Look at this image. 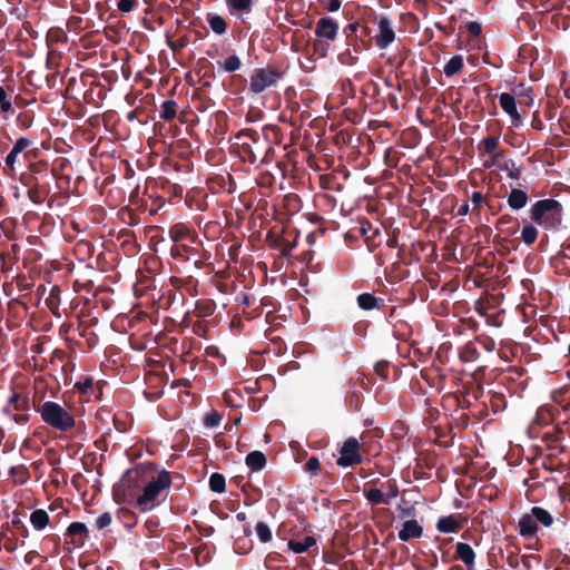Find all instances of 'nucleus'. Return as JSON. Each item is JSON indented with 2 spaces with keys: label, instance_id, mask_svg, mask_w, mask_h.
<instances>
[{
  "label": "nucleus",
  "instance_id": "obj_1",
  "mask_svg": "<svg viewBox=\"0 0 570 570\" xmlns=\"http://www.w3.org/2000/svg\"><path fill=\"white\" fill-rule=\"evenodd\" d=\"M171 485L170 473L154 462H144L128 470L114 489L117 503L129 502L136 499L140 512H148L160 504V495Z\"/></svg>",
  "mask_w": 570,
  "mask_h": 570
},
{
  "label": "nucleus",
  "instance_id": "obj_2",
  "mask_svg": "<svg viewBox=\"0 0 570 570\" xmlns=\"http://www.w3.org/2000/svg\"><path fill=\"white\" fill-rule=\"evenodd\" d=\"M563 207L553 198L535 202L530 208V218L546 230H557L562 223Z\"/></svg>",
  "mask_w": 570,
  "mask_h": 570
},
{
  "label": "nucleus",
  "instance_id": "obj_3",
  "mask_svg": "<svg viewBox=\"0 0 570 570\" xmlns=\"http://www.w3.org/2000/svg\"><path fill=\"white\" fill-rule=\"evenodd\" d=\"M41 420L52 429L60 432H70L76 426L73 415L59 403L47 401L38 410Z\"/></svg>",
  "mask_w": 570,
  "mask_h": 570
},
{
  "label": "nucleus",
  "instance_id": "obj_4",
  "mask_svg": "<svg viewBox=\"0 0 570 570\" xmlns=\"http://www.w3.org/2000/svg\"><path fill=\"white\" fill-rule=\"evenodd\" d=\"M236 139L240 144L242 158L253 165L258 160L265 145H267V131L259 135L254 129H243L236 135Z\"/></svg>",
  "mask_w": 570,
  "mask_h": 570
},
{
  "label": "nucleus",
  "instance_id": "obj_5",
  "mask_svg": "<svg viewBox=\"0 0 570 570\" xmlns=\"http://www.w3.org/2000/svg\"><path fill=\"white\" fill-rule=\"evenodd\" d=\"M284 70L275 65H267L264 68H256L250 75L248 92L252 96L276 87L284 77Z\"/></svg>",
  "mask_w": 570,
  "mask_h": 570
},
{
  "label": "nucleus",
  "instance_id": "obj_6",
  "mask_svg": "<svg viewBox=\"0 0 570 570\" xmlns=\"http://www.w3.org/2000/svg\"><path fill=\"white\" fill-rule=\"evenodd\" d=\"M22 184L28 187V198L37 205L42 204L51 190L50 180L38 176L22 177Z\"/></svg>",
  "mask_w": 570,
  "mask_h": 570
},
{
  "label": "nucleus",
  "instance_id": "obj_7",
  "mask_svg": "<svg viewBox=\"0 0 570 570\" xmlns=\"http://www.w3.org/2000/svg\"><path fill=\"white\" fill-rule=\"evenodd\" d=\"M340 454L336 463L343 468L353 466L363 461L362 454L360 453V443L355 438H348L344 442Z\"/></svg>",
  "mask_w": 570,
  "mask_h": 570
},
{
  "label": "nucleus",
  "instance_id": "obj_8",
  "mask_svg": "<svg viewBox=\"0 0 570 570\" xmlns=\"http://www.w3.org/2000/svg\"><path fill=\"white\" fill-rule=\"evenodd\" d=\"M314 33L320 39L334 41L338 33V23L331 17H322L316 22Z\"/></svg>",
  "mask_w": 570,
  "mask_h": 570
},
{
  "label": "nucleus",
  "instance_id": "obj_9",
  "mask_svg": "<svg viewBox=\"0 0 570 570\" xmlns=\"http://www.w3.org/2000/svg\"><path fill=\"white\" fill-rule=\"evenodd\" d=\"M395 40V32L390 19L382 17L379 20V32L375 43L379 49H386Z\"/></svg>",
  "mask_w": 570,
  "mask_h": 570
},
{
  "label": "nucleus",
  "instance_id": "obj_10",
  "mask_svg": "<svg viewBox=\"0 0 570 570\" xmlns=\"http://www.w3.org/2000/svg\"><path fill=\"white\" fill-rule=\"evenodd\" d=\"M508 387L501 384H498L495 389L490 390L488 392L489 402H484L485 405L489 404L493 413H500L507 409V392Z\"/></svg>",
  "mask_w": 570,
  "mask_h": 570
},
{
  "label": "nucleus",
  "instance_id": "obj_11",
  "mask_svg": "<svg viewBox=\"0 0 570 570\" xmlns=\"http://www.w3.org/2000/svg\"><path fill=\"white\" fill-rule=\"evenodd\" d=\"M475 552L470 544L464 542L455 544L454 559L462 561L466 570H475Z\"/></svg>",
  "mask_w": 570,
  "mask_h": 570
},
{
  "label": "nucleus",
  "instance_id": "obj_12",
  "mask_svg": "<svg viewBox=\"0 0 570 570\" xmlns=\"http://www.w3.org/2000/svg\"><path fill=\"white\" fill-rule=\"evenodd\" d=\"M463 520H461L460 514L441 517L436 522V529L442 533H455L463 529Z\"/></svg>",
  "mask_w": 570,
  "mask_h": 570
},
{
  "label": "nucleus",
  "instance_id": "obj_13",
  "mask_svg": "<svg viewBox=\"0 0 570 570\" xmlns=\"http://www.w3.org/2000/svg\"><path fill=\"white\" fill-rule=\"evenodd\" d=\"M88 528L82 522H72L67 528L66 535L71 539L75 547H82L88 539Z\"/></svg>",
  "mask_w": 570,
  "mask_h": 570
},
{
  "label": "nucleus",
  "instance_id": "obj_14",
  "mask_svg": "<svg viewBox=\"0 0 570 570\" xmlns=\"http://www.w3.org/2000/svg\"><path fill=\"white\" fill-rule=\"evenodd\" d=\"M32 140L26 137H20L14 142L12 149L7 155L4 159L6 168L10 173H14V164L17 161V157L19 154H21L23 150H26L29 146H31Z\"/></svg>",
  "mask_w": 570,
  "mask_h": 570
},
{
  "label": "nucleus",
  "instance_id": "obj_15",
  "mask_svg": "<svg viewBox=\"0 0 570 570\" xmlns=\"http://www.w3.org/2000/svg\"><path fill=\"white\" fill-rule=\"evenodd\" d=\"M423 534V528L417 523L416 520H407L403 523L402 529L399 531V539L403 542H407L411 539L421 538Z\"/></svg>",
  "mask_w": 570,
  "mask_h": 570
},
{
  "label": "nucleus",
  "instance_id": "obj_16",
  "mask_svg": "<svg viewBox=\"0 0 570 570\" xmlns=\"http://www.w3.org/2000/svg\"><path fill=\"white\" fill-rule=\"evenodd\" d=\"M519 534L524 539L533 538L538 532V525L535 523V519L532 513L523 514L518 523Z\"/></svg>",
  "mask_w": 570,
  "mask_h": 570
},
{
  "label": "nucleus",
  "instance_id": "obj_17",
  "mask_svg": "<svg viewBox=\"0 0 570 570\" xmlns=\"http://www.w3.org/2000/svg\"><path fill=\"white\" fill-rule=\"evenodd\" d=\"M357 306L363 311L380 309L384 306V299L371 293H362L356 298Z\"/></svg>",
  "mask_w": 570,
  "mask_h": 570
},
{
  "label": "nucleus",
  "instance_id": "obj_18",
  "mask_svg": "<svg viewBox=\"0 0 570 570\" xmlns=\"http://www.w3.org/2000/svg\"><path fill=\"white\" fill-rule=\"evenodd\" d=\"M500 106L507 112L513 121V125H517V122L520 120V115L518 112L515 98L508 92H503L499 97Z\"/></svg>",
  "mask_w": 570,
  "mask_h": 570
},
{
  "label": "nucleus",
  "instance_id": "obj_19",
  "mask_svg": "<svg viewBox=\"0 0 570 570\" xmlns=\"http://www.w3.org/2000/svg\"><path fill=\"white\" fill-rule=\"evenodd\" d=\"M528 194L520 188H512L507 197V203L512 210H520L528 204Z\"/></svg>",
  "mask_w": 570,
  "mask_h": 570
},
{
  "label": "nucleus",
  "instance_id": "obj_20",
  "mask_svg": "<svg viewBox=\"0 0 570 570\" xmlns=\"http://www.w3.org/2000/svg\"><path fill=\"white\" fill-rule=\"evenodd\" d=\"M480 352L476 347V344L474 341L466 342L460 350H459V360L462 363H472L476 362L480 358Z\"/></svg>",
  "mask_w": 570,
  "mask_h": 570
},
{
  "label": "nucleus",
  "instance_id": "obj_21",
  "mask_svg": "<svg viewBox=\"0 0 570 570\" xmlns=\"http://www.w3.org/2000/svg\"><path fill=\"white\" fill-rule=\"evenodd\" d=\"M30 176H38L40 179H56L55 169L49 168L48 163L38 161L29 165Z\"/></svg>",
  "mask_w": 570,
  "mask_h": 570
},
{
  "label": "nucleus",
  "instance_id": "obj_22",
  "mask_svg": "<svg viewBox=\"0 0 570 570\" xmlns=\"http://www.w3.org/2000/svg\"><path fill=\"white\" fill-rule=\"evenodd\" d=\"M198 254V250L188 245H175L170 248V256L174 259L188 262Z\"/></svg>",
  "mask_w": 570,
  "mask_h": 570
},
{
  "label": "nucleus",
  "instance_id": "obj_23",
  "mask_svg": "<svg viewBox=\"0 0 570 570\" xmlns=\"http://www.w3.org/2000/svg\"><path fill=\"white\" fill-rule=\"evenodd\" d=\"M246 465L252 471H261L266 466V456L261 451L249 452L245 459Z\"/></svg>",
  "mask_w": 570,
  "mask_h": 570
},
{
  "label": "nucleus",
  "instance_id": "obj_24",
  "mask_svg": "<svg viewBox=\"0 0 570 570\" xmlns=\"http://www.w3.org/2000/svg\"><path fill=\"white\" fill-rule=\"evenodd\" d=\"M363 494L365 499L372 504V505H379V504H389L387 498H385V494L382 489L376 488H364Z\"/></svg>",
  "mask_w": 570,
  "mask_h": 570
},
{
  "label": "nucleus",
  "instance_id": "obj_25",
  "mask_svg": "<svg viewBox=\"0 0 570 570\" xmlns=\"http://www.w3.org/2000/svg\"><path fill=\"white\" fill-rule=\"evenodd\" d=\"M207 22L213 30L214 33L222 36L225 35L227 31V22L226 20L217 14V13H208L207 14Z\"/></svg>",
  "mask_w": 570,
  "mask_h": 570
},
{
  "label": "nucleus",
  "instance_id": "obj_26",
  "mask_svg": "<svg viewBox=\"0 0 570 570\" xmlns=\"http://www.w3.org/2000/svg\"><path fill=\"white\" fill-rule=\"evenodd\" d=\"M226 6L232 14L249 13L253 7V0H226Z\"/></svg>",
  "mask_w": 570,
  "mask_h": 570
},
{
  "label": "nucleus",
  "instance_id": "obj_27",
  "mask_svg": "<svg viewBox=\"0 0 570 570\" xmlns=\"http://www.w3.org/2000/svg\"><path fill=\"white\" fill-rule=\"evenodd\" d=\"M316 544V540L312 535H307L303 541L289 540L288 549L295 553H304L308 551L309 548Z\"/></svg>",
  "mask_w": 570,
  "mask_h": 570
},
{
  "label": "nucleus",
  "instance_id": "obj_28",
  "mask_svg": "<svg viewBox=\"0 0 570 570\" xmlns=\"http://www.w3.org/2000/svg\"><path fill=\"white\" fill-rule=\"evenodd\" d=\"M9 474L12 476L14 483L20 485L27 483L30 479L29 470L24 464L11 466Z\"/></svg>",
  "mask_w": 570,
  "mask_h": 570
},
{
  "label": "nucleus",
  "instance_id": "obj_29",
  "mask_svg": "<svg viewBox=\"0 0 570 570\" xmlns=\"http://www.w3.org/2000/svg\"><path fill=\"white\" fill-rule=\"evenodd\" d=\"M531 513L535 519L537 524L541 523L546 528H549L553 524V517L548 510L541 507H533L531 509Z\"/></svg>",
  "mask_w": 570,
  "mask_h": 570
},
{
  "label": "nucleus",
  "instance_id": "obj_30",
  "mask_svg": "<svg viewBox=\"0 0 570 570\" xmlns=\"http://www.w3.org/2000/svg\"><path fill=\"white\" fill-rule=\"evenodd\" d=\"M190 235V229L188 226H186L183 223H178L173 225L169 228V237L174 243L181 242L186 238H188Z\"/></svg>",
  "mask_w": 570,
  "mask_h": 570
},
{
  "label": "nucleus",
  "instance_id": "obj_31",
  "mask_svg": "<svg viewBox=\"0 0 570 570\" xmlns=\"http://www.w3.org/2000/svg\"><path fill=\"white\" fill-rule=\"evenodd\" d=\"M30 522L36 530H43L49 523V514L43 509H37L31 513Z\"/></svg>",
  "mask_w": 570,
  "mask_h": 570
},
{
  "label": "nucleus",
  "instance_id": "obj_32",
  "mask_svg": "<svg viewBox=\"0 0 570 570\" xmlns=\"http://www.w3.org/2000/svg\"><path fill=\"white\" fill-rule=\"evenodd\" d=\"M177 107L175 100H165L160 107L159 118L165 121H171L177 116Z\"/></svg>",
  "mask_w": 570,
  "mask_h": 570
},
{
  "label": "nucleus",
  "instance_id": "obj_33",
  "mask_svg": "<svg viewBox=\"0 0 570 570\" xmlns=\"http://www.w3.org/2000/svg\"><path fill=\"white\" fill-rule=\"evenodd\" d=\"M557 410L550 405H542L539 407L534 422L541 425H547L552 422Z\"/></svg>",
  "mask_w": 570,
  "mask_h": 570
},
{
  "label": "nucleus",
  "instance_id": "obj_34",
  "mask_svg": "<svg viewBox=\"0 0 570 570\" xmlns=\"http://www.w3.org/2000/svg\"><path fill=\"white\" fill-rule=\"evenodd\" d=\"M499 168L507 173L508 177L513 180H519L522 175L523 165H517L513 160H508L500 165Z\"/></svg>",
  "mask_w": 570,
  "mask_h": 570
},
{
  "label": "nucleus",
  "instance_id": "obj_35",
  "mask_svg": "<svg viewBox=\"0 0 570 570\" xmlns=\"http://www.w3.org/2000/svg\"><path fill=\"white\" fill-rule=\"evenodd\" d=\"M463 66V58L461 56H453L444 66L443 72L446 77H452L459 73Z\"/></svg>",
  "mask_w": 570,
  "mask_h": 570
},
{
  "label": "nucleus",
  "instance_id": "obj_36",
  "mask_svg": "<svg viewBox=\"0 0 570 570\" xmlns=\"http://www.w3.org/2000/svg\"><path fill=\"white\" fill-rule=\"evenodd\" d=\"M452 425H450L446 430L442 429L441 426L435 428L434 432L436 439L442 446L449 448L453 444L454 434L452 433Z\"/></svg>",
  "mask_w": 570,
  "mask_h": 570
},
{
  "label": "nucleus",
  "instance_id": "obj_37",
  "mask_svg": "<svg viewBox=\"0 0 570 570\" xmlns=\"http://www.w3.org/2000/svg\"><path fill=\"white\" fill-rule=\"evenodd\" d=\"M209 489L215 493H223L226 490V480L222 473L215 472L209 476Z\"/></svg>",
  "mask_w": 570,
  "mask_h": 570
},
{
  "label": "nucleus",
  "instance_id": "obj_38",
  "mask_svg": "<svg viewBox=\"0 0 570 570\" xmlns=\"http://www.w3.org/2000/svg\"><path fill=\"white\" fill-rule=\"evenodd\" d=\"M538 238V229L532 224H527L521 230V239L527 245H532Z\"/></svg>",
  "mask_w": 570,
  "mask_h": 570
},
{
  "label": "nucleus",
  "instance_id": "obj_39",
  "mask_svg": "<svg viewBox=\"0 0 570 570\" xmlns=\"http://www.w3.org/2000/svg\"><path fill=\"white\" fill-rule=\"evenodd\" d=\"M75 387L79 391L82 395H92L95 394V387H94V380L89 376L81 379L78 381L75 385Z\"/></svg>",
  "mask_w": 570,
  "mask_h": 570
},
{
  "label": "nucleus",
  "instance_id": "obj_40",
  "mask_svg": "<svg viewBox=\"0 0 570 570\" xmlns=\"http://www.w3.org/2000/svg\"><path fill=\"white\" fill-rule=\"evenodd\" d=\"M9 404L13 406L14 411H27L29 407V400L19 393H13L9 399Z\"/></svg>",
  "mask_w": 570,
  "mask_h": 570
},
{
  "label": "nucleus",
  "instance_id": "obj_41",
  "mask_svg": "<svg viewBox=\"0 0 570 570\" xmlns=\"http://www.w3.org/2000/svg\"><path fill=\"white\" fill-rule=\"evenodd\" d=\"M475 344H479L485 352L492 353L495 350L494 340L487 334H479L474 337Z\"/></svg>",
  "mask_w": 570,
  "mask_h": 570
},
{
  "label": "nucleus",
  "instance_id": "obj_42",
  "mask_svg": "<svg viewBox=\"0 0 570 570\" xmlns=\"http://www.w3.org/2000/svg\"><path fill=\"white\" fill-rule=\"evenodd\" d=\"M337 60L343 66H354L358 58L351 48H346L344 51L338 53Z\"/></svg>",
  "mask_w": 570,
  "mask_h": 570
},
{
  "label": "nucleus",
  "instance_id": "obj_43",
  "mask_svg": "<svg viewBox=\"0 0 570 570\" xmlns=\"http://www.w3.org/2000/svg\"><path fill=\"white\" fill-rule=\"evenodd\" d=\"M499 146V137L495 136H488L482 139V141L479 145V149H483L487 154H494L495 149Z\"/></svg>",
  "mask_w": 570,
  "mask_h": 570
},
{
  "label": "nucleus",
  "instance_id": "obj_44",
  "mask_svg": "<svg viewBox=\"0 0 570 570\" xmlns=\"http://www.w3.org/2000/svg\"><path fill=\"white\" fill-rule=\"evenodd\" d=\"M242 67V60L238 56L232 55L227 57L223 63V69L226 72H235Z\"/></svg>",
  "mask_w": 570,
  "mask_h": 570
},
{
  "label": "nucleus",
  "instance_id": "obj_45",
  "mask_svg": "<svg viewBox=\"0 0 570 570\" xmlns=\"http://www.w3.org/2000/svg\"><path fill=\"white\" fill-rule=\"evenodd\" d=\"M382 490L385 494V498L390 501L399 495V487L395 480H389L382 483Z\"/></svg>",
  "mask_w": 570,
  "mask_h": 570
},
{
  "label": "nucleus",
  "instance_id": "obj_46",
  "mask_svg": "<svg viewBox=\"0 0 570 570\" xmlns=\"http://www.w3.org/2000/svg\"><path fill=\"white\" fill-rule=\"evenodd\" d=\"M256 533L263 543L269 542L272 540V531L265 522H257Z\"/></svg>",
  "mask_w": 570,
  "mask_h": 570
},
{
  "label": "nucleus",
  "instance_id": "obj_47",
  "mask_svg": "<svg viewBox=\"0 0 570 570\" xmlns=\"http://www.w3.org/2000/svg\"><path fill=\"white\" fill-rule=\"evenodd\" d=\"M35 120V115L30 111L20 112L17 116V125L22 129H28L32 126Z\"/></svg>",
  "mask_w": 570,
  "mask_h": 570
},
{
  "label": "nucleus",
  "instance_id": "obj_48",
  "mask_svg": "<svg viewBox=\"0 0 570 570\" xmlns=\"http://www.w3.org/2000/svg\"><path fill=\"white\" fill-rule=\"evenodd\" d=\"M196 311L200 316H210L215 311V304L212 301H199L196 304Z\"/></svg>",
  "mask_w": 570,
  "mask_h": 570
},
{
  "label": "nucleus",
  "instance_id": "obj_49",
  "mask_svg": "<svg viewBox=\"0 0 570 570\" xmlns=\"http://www.w3.org/2000/svg\"><path fill=\"white\" fill-rule=\"evenodd\" d=\"M313 50L316 55H318L321 58H325L330 50V41L324 39H316L313 42Z\"/></svg>",
  "mask_w": 570,
  "mask_h": 570
},
{
  "label": "nucleus",
  "instance_id": "obj_50",
  "mask_svg": "<svg viewBox=\"0 0 570 570\" xmlns=\"http://www.w3.org/2000/svg\"><path fill=\"white\" fill-rule=\"evenodd\" d=\"M222 419V414L213 410L210 413L205 415L204 425L206 428H216L220 424Z\"/></svg>",
  "mask_w": 570,
  "mask_h": 570
},
{
  "label": "nucleus",
  "instance_id": "obj_51",
  "mask_svg": "<svg viewBox=\"0 0 570 570\" xmlns=\"http://www.w3.org/2000/svg\"><path fill=\"white\" fill-rule=\"evenodd\" d=\"M357 39L361 43H366L371 47V29L368 26L358 22Z\"/></svg>",
  "mask_w": 570,
  "mask_h": 570
},
{
  "label": "nucleus",
  "instance_id": "obj_52",
  "mask_svg": "<svg viewBox=\"0 0 570 570\" xmlns=\"http://www.w3.org/2000/svg\"><path fill=\"white\" fill-rule=\"evenodd\" d=\"M304 471L312 475H317L321 471V463L316 456H311L304 464Z\"/></svg>",
  "mask_w": 570,
  "mask_h": 570
},
{
  "label": "nucleus",
  "instance_id": "obj_53",
  "mask_svg": "<svg viewBox=\"0 0 570 570\" xmlns=\"http://www.w3.org/2000/svg\"><path fill=\"white\" fill-rule=\"evenodd\" d=\"M275 158V148L271 145L269 139L267 138V145L264 147V151L261 155V164H269Z\"/></svg>",
  "mask_w": 570,
  "mask_h": 570
},
{
  "label": "nucleus",
  "instance_id": "obj_54",
  "mask_svg": "<svg viewBox=\"0 0 570 570\" xmlns=\"http://www.w3.org/2000/svg\"><path fill=\"white\" fill-rule=\"evenodd\" d=\"M191 100H193V102H194V104H195L196 101H199V105H198V106H196V109H197L198 111H200V112H205L209 106L214 105L209 98H205V99H204V98L200 96V94H198V92H195V94L193 95Z\"/></svg>",
  "mask_w": 570,
  "mask_h": 570
},
{
  "label": "nucleus",
  "instance_id": "obj_55",
  "mask_svg": "<svg viewBox=\"0 0 570 570\" xmlns=\"http://www.w3.org/2000/svg\"><path fill=\"white\" fill-rule=\"evenodd\" d=\"M358 31V21H354L344 27L343 33L345 35V39L355 40L357 39Z\"/></svg>",
  "mask_w": 570,
  "mask_h": 570
},
{
  "label": "nucleus",
  "instance_id": "obj_56",
  "mask_svg": "<svg viewBox=\"0 0 570 570\" xmlns=\"http://www.w3.org/2000/svg\"><path fill=\"white\" fill-rule=\"evenodd\" d=\"M389 367H390V362H387V361H380V362H377L375 364L374 371L383 380H387V377H389Z\"/></svg>",
  "mask_w": 570,
  "mask_h": 570
},
{
  "label": "nucleus",
  "instance_id": "obj_57",
  "mask_svg": "<svg viewBox=\"0 0 570 570\" xmlns=\"http://www.w3.org/2000/svg\"><path fill=\"white\" fill-rule=\"evenodd\" d=\"M137 0H119L117 8L122 13H128L137 7Z\"/></svg>",
  "mask_w": 570,
  "mask_h": 570
},
{
  "label": "nucleus",
  "instance_id": "obj_58",
  "mask_svg": "<svg viewBox=\"0 0 570 570\" xmlns=\"http://www.w3.org/2000/svg\"><path fill=\"white\" fill-rule=\"evenodd\" d=\"M346 46H347V48H351L354 51V53H360L363 50H366L370 48L366 43H361L358 39H355V40L346 39Z\"/></svg>",
  "mask_w": 570,
  "mask_h": 570
},
{
  "label": "nucleus",
  "instance_id": "obj_59",
  "mask_svg": "<svg viewBox=\"0 0 570 570\" xmlns=\"http://www.w3.org/2000/svg\"><path fill=\"white\" fill-rule=\"evenodd\" d=\"M112 521L111 514L109 512H105L100 514L96 520V527L101 530L110 525Z\"/></svg>",
  "mask_w": 570,
  "mask_h": 570
},
{
  "label": "nucleus",
  "instance_id": "obj_60",
  "mask_svg": "<svg viewBox=\"0 0 570 570\" xmlns=\"http://www.w3.org/2000/svg\"><path fill=\"white\" fill-rule=\"evenodd\" d=\"M347 401H348L351 409H353L355 411L360 410L361 400H360L357 392H355V391L348 392Z\"/></svg>",
  "mask_w": 570,
  "mask_h": 570
},
{
  "label": "nucleus",
  "instance_id": "obj_61",
  "mask_svg": "<svg viewBox=\"0 0 570 570\" xmlns=\"http://www.w3.org/2000/svg\"><path fill=\"white\" fill-rule=\"evenodd\" d=\"M466 30L472 37H479L482 32V27L476 21H470L466 23Z\"/></svg>",
  "mask_w": 570,
  "mask_h": 570
},
{
  "label": "nucleus",
  "instance_id": "obj_62",
  "mask_svg": "<svg viewBox=\"0 0 570 570\" xmlns=\"http://www.w3.org/2000/svg\"><path fill=\"white\" fill-rule=\"evenodd\" d=\"M169 48L174 51V52H177L179 50H181L184 47L187 46V39L186 38H180L176 41H171V40H168L167 41Z\"/></svg>",
  "mask_w": 570,
  "mask_h": 570
},
{
  "label": "nucleus",
  "instance_id": "obj_63",
  "mask_svg": "<svg viewBox=\"0 0 570 570\" xmlns=\"http://www.w3.org/2000/svg\"><path fill=\"white\" fill-rule=\"evenodd\" d=\"M328 11H337L341 7V0H318Z\"/></svg>",
  "mask_w": 570,
  "mask_h": 570
},
{
  "label": "nucleus",
  "instance_id": "obj_64",
  "mask_svg": "<svg viewBox=\"0 0 570 570\" xmlns=\"http://www.w3.org/2000/svg\"><path fill=\"white\" fill-rule=\"evenodd\" d=\"M193 333L199 337H206L207 326L203 322H196L193 325Z\"/></svg>",
  "mask_w": 570,
  "mask_h": 570
}]
</instances>
